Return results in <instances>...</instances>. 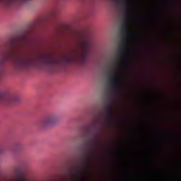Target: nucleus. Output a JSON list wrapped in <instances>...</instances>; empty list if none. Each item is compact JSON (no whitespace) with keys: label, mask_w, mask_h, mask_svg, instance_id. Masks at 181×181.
<instances>
[{"label":"nucleus","mask_w":181,"mask_h":181,"mask_svg":"<svg viewBox=\"0 0 181 181\" xmlns=\"http://www.w3.org/2000/svg\"><path fill=\"white\" fill-rule=\"evenodd\" d=\"M109 83L111 86L112 91L115 93H118V91H122L123 86L119 83V79L118 78V75L116 74L110 73L109 74Z\"/></svg>","instance_id":"obj_4"},{"label":"nucleus","mask_w":181,"mask_h":181,"mask_svg":"<svg viewBox=\"0 0 181 181\" xmlns=\"http://www.w3.org/2000/svg\"><path fill=\"white\" fill-rule=\"evenodd\" d=\"M11 2H13V1H15V0H10Z\"/></svg>","instance_id":"obj_11"},{"label":"nucleus","mask_w":181,"mask_h":181,"mask_svg":"<svg viewBox=\"0 0 181 181\" xmlns=\"http://www.w3.org/2000/svg\"><path fill=\"white\" fill-rule=\"evenodd\" d=\"M127 49H129V44L128 43L127 41L123 42L119 47V49H118V54L119 56L122 57L124 60H127V59H128V55L125 54V50H127Z\"/></svg>","instance_id":"obj_7"},{"label":"nucleus","mask_w":181,"mask_h":181,"mask_svg":"<svg viewBox=\"0 0 181 181\" xmlns=\"http://www.w3.org/2000/svg\"><path fill=\"white\" fill-rule=\"evenodd\" d=\"M29 37L24 35L21 37H11L0 49V80L4 76L6 62L11 63L16 70H28L32 67H47L51 71L55 67L69 66V56L57 57L52 54L40 56L23 54L16 57V52L25 47L29 43Z\"/></svg>","instance_id":"obj_1"},{"label":"nucleus","mask_w":181,"mask_h":181,"mask_svg":"<svg viewBox=\"0 0 181 181\" xmlns=\"http://www.w3.org/2000/svg\"><path fill=\"white\" fill-rule=\"evenodd\" d=\"M118 2L120 4V5H123V6L126 7L127 8L131 6V4H129V1L128 0H119Z\"/></svg>","instance_id":"obj_8"},{"label":"nucleus","mask_w":181,"mask_h":181,"mask_svg":"<svg viewBox=\"0 0 181 181\" xmlns=\"http://www.w3.org/2000/svg\"><path fill=\"white\" fill-rule=\"evenodd\" d=\"M0 153H1V150H0Z\"/></svg>","instance_id":"obj_13"},{"label":"nucleus","mask_w":181,"mask_h":181,"mask_svg":"<svg viewBox=\"0 0 181 181\" xmlns=\"http://www.w3.org/2000/svg\"><path fill=\"white\" fill-rule=\"evenodd\" d=\"M104 118L105 122L102 123V127L110 125L114 122V107L111 102H109L105 107Z\"/></svg>","instance_id":"obj_3"},{"label":"nucleus","mask_w":181,"mask_h":181,"mask_svg":"<svg viewBox=\"0 0 181 181\" xmlns=\"http://www.w3.org/2000/svg\"><path fill=\"white\" fill-rule=\"evenodd\" d=\"M19 101V96L8 93H0V103L4 104H16Z\"/></svg>","instance_id":"obj_5"},{"label":"nucleus","mask_w":181,"mask_h":181,"mask_svg":"<svg viewBox=\"0 0 181 181\" xmlns=\"http://www.w3.org/2000/svg\"><path fill=\"white\" fill-rule=\"evenodd\" d=\"M115 63H116V64H120L122 63L121 61H115Z\"/></svg>","instance_id":"obj_10"},{"label":"nucleus","mask_w":181,"mask_h":181,"mask_svg":"<svg viewBox=\"0 0 181 181\" xmlns=\"http://www.w3.org/2000/svg\"><path fill=\"white\" fill-rule=\"evenodd\" d=\"M16 181H25V178L23 177H18L16 178Z\"/></svg>","instance_id":"obj_9"},{"label":"nucleus","mask_w":181,"mask_h":181,"mask_svg":"<svg viewBox=\"0 0 181 181\" xmlns=\"http://www.w3.org/2000/svg\"><path fill=\"white\" fill-rule=\"evenodd\" d=\"M129 18L126 17L121 27L122 36H132V33L129 32Z\"/></svg>","instance_id":"obj_6"},{"label":"nucleus","mask_w":181,"mask_h":181,"mask_svg":"<svg viewBox=\"0 0 181 181\" xmlns=\"http://www.w3.org/2000/svg\"><path fill=\"white\" fill-rule=\"evenodd\" d=\"M59 115L57 114H52L46 116L45 117L42 118L38 122V127L42 128V129H46V128H49L52 125H54V123L59 121Z\"/></svg>","instance_id":"obj_2"},{"label":"nucleus","mask_w":181,"mask_h":181,"mask_svg":"<svg viewBox=\"0 0 181 181\" xmlns=\"http://www.w3.org/2000/svg\"><path fill=\"white\" fill-rule=\"evenodd\" d=\"M89 134H91V132H89Z\"/></svg>","instance_id":"obj_12"}]
</instances>
